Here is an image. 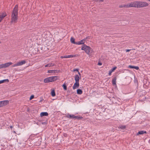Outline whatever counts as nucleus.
<instances>
[{"instance_id":"obj_40","label":"nucleus","mask_w":150,"mask_h":150,"mask_svg":"<svg viewBox=\"0 0 150 150\" xmlns=\"http://www.w3.org/2000/svg\"><path fill=\"white\" fill-rule=\"evenodd\" d=\"M78 74H79V76H80L81 77V74L80 72L79 71H78Z\"/></svg>"},{"instance_id":"obj_37","label":"nucleus","mask_w":150,"mask_h":150,"mask_svg":"<svg viewBox=\"0 0 150 150\" xmlns=\"http://www.w3.org/2000/svg\"><path fill=\"white\" fill-rule=\"evenodd\" d=\"M54 73H57L59 72V71L57 70H54Z\"/></svg>"},{"instance_id":"obj_32","label":"nucleus","mask_w":150,"mask_h":150,"mask_svg":"<svg viewBox=\"0 0 150 150\" xmlns=\"http://www.w3.org/2000/svg\"><path fill=\"white\" fill-rule=\"evenodd\" d=\"M96 2L98 3H100V2H103L104 0H96Z\"/></svg>"},{"instance_id":"obj_34","label":"nucleus","mask_w":150,"mask_h":150,"mask_svg":"<svg viewBox=\"0 0 150 150\" xmlns=\"http://www.w3.org/2000/svg\"><path fill=\"white\" fill-rule=\"evenodd\" d=\"M34 97V96L33 95L31 96L30 98V100H31L33 99Z\"/></svg>"},{"instance_id":"obj_3","label":"nucleus","mask_w":150,"mask_h":150,"mask_svg":"<svg viewBox=\"0 0 150 150\" xmlns=\"http://www.w3.org/2000/svg\"><path fill=\"white\" fill-rule=\"evenodd\" d=\"M91 48L89 46H87L85 44H83L81 48V50L85 51L87 54H89L91 50Z\"/></svg>"},{"instance_id":"obj_31","label":"nucleus","mask_w":150,"mask_h":150,"mask_svg":"<svg viewBox=\"0 0 150 150\" xmlns=\"http://www.w3.org/2000/svg\"><path fill=\"white\" fill-rule=\"evenodd\" d=\"M18 66V63H17L16 64H14V65H13L12 67H15L16 66Z\"/></svg>"},{"instance_id":"obj_28","label":"nucleus","mask_w":150,"mask_h":150,"mask_svg":"<svg viewBox=\"0 0 150 150\" xmlns=\"http://www.w3.org/2000/svg\"><path fill=\"white\" fill-rule=\"evenodd\" d=\"M117 68V67H115L112 68L110 70L112 72L114 71Z\"/></svg>"},{"instance_id":"obj_39","label":"nucleus","mask_w":150,"mask_h":150,"mask_svg":"<svg viewBox=\"0 0 150 150\" xmlns=\"http://www.w3.org/2000/svg\"><path fill=\"white\" fill-rule=\"evenodd\" d=\"M131 50L130 49H127L126 50V52H128L130 51Z\"/></svg>"},{"instance_id":"obj_20","label":"nucleus","mask_w":150,"mask_h":150,"mask_svg":"<svg viewBox=\"0 0 150 150\" xmlns=\"http://www.w3.org/2000/svg\"><path fill=\"white\" fill-rule=\"evenodd\" d=\"M51 95L53 97L54 96H55L56 94L55 93V91L54 90H53L51 92Z\"/></svg>"},{"instance_id":"obj_15","label":"nucleus","mask_w":150,"mask_h":150,"mask_svg":"<svg viewBox=\"0 0 150 150\" xmlns=\"http://www.w3.org/2000/svg\"><path fill=\"white\" fill-rule=\"evenodd\" d=\"M82 91L80 89H78L77 90V93L78 94L81 95L82 93Z\"/></svg>"},{"instance_id":"obj_48","label":"nucleus","mask_w":150,"mask_h":150,"mask_svg":"<svg viewBox=\"0 0 150 150\" xmlns=\"http://www.w3.org/2000/svg\"><path fill=\"white\" fill-rule=\"evenodd\" d=\"M44 123L42 122V124H44Z\"/></svg>"},{"instance_id":"obj_22","label":"nucleus","mask_w":150,"mask_h":150,"mask_svg":"<svg viewBox=\"0 0 150 150\" xmlns=\"http://www.w3.org/2000/svg\"><path fill=\"white\" fill-rule=\"evenodd\" d=\"M6 16V14H3L0 16V17H1V18L3 19Z\"/></svg>"},{"instance_id":"obj_1","label":"nucleus","mask_w":150,"mask_h":150,"mask_svg":"<svg viewBox=\"0 0 150 150\" xmlns=\"http://www.w3.org/2000/svg\"><path fill=\"white\" fill-rule=\"evenodd\" d=\"M18 6L17 5H15L11 13V21L12 23H16L18 19Z\"/></svg>"},{"instance_id":"obj_43","label":"nucleus","mask_w":150,"mask_h":150,"mask_svg":"<svg viewBox=\"0 0 150 150\" xmlns=\"http://www.w3.org/2000/svg\"><path fill=\"white\" fill-rule=\"evenodd\" d=\"M38 146H39L40 145V143H39V142H38Z\"/></svg>"},{"instance_id":"obj_11","label":"nucleus","mask_w":150,"mask_h":150,"mask_svg":"<svg viewBox=\"0 0 150 150\" xmlns=\"http://www.w3.org/2000/svg\"><path fill=\"white\" fill-rule=\"evenodd\" d=\"M48 115V113L46 112H41L40 114V116L41 117L43 116H47Z\"/></svg>"},{"instance_id":"obj_30","label":"nucleus","mask_w":150,"mask_h":150,"mask_svg":"<svg viewBox=\"0 0 150 150\" xmlns=\"http://www.w3.org/2000/svg\"><path fill=\"white\" fill-rule=\"evenodd\" d=\"M80 41V42L81 43V44H83L84 43V40H81Z\"/></svg>"},{"instance_id":"obj_49","label":"nucleus","mask_w":150,"mask_h":150,"mask_svg":"<svg viewBox=\"0 0 150 150\" xmlns=\"http://www.w3.org/2000/svg\"><path fill=\"white\" fill-rule=\"evenodd\" d=\"M1 107V105H0V107Z\"/></svg>"},{"instance_id":"obj_16","label":"nucleus","mask_w":150,"mask_h":150,"mask_svg":"<svg viewBox=\"0 0 150 150\" xmlns=\"http://www.w3.org/2000/svg\"><path fill=\"white\" fill-rule=\"evenodd\" d=\"M116 77L112 79V84L113 85H116Z\"/></svg>"},{"instance_id":"obj_14","label":"nucleus","mask_w":150,"mask_h":150,"mask_svg":"<svg viewBox=\"0 0 150 150\" xmlns=\"http://www.w3.org/2000/svg\"><path fill=\"white\" fill-rule=\"evenodd\" d=\"M144 133H146V131H139L138 133L137 134V135H138L139 134H142Z\"/></svg>"},{"instance_id":"obj_5","label":"nucleus","mask_w":150,"mask_h":150,"mask_svg":"<svg viewBox=\"0 0 150 150\" xmlns=\"http://www.w3.org/2000/svg\"><path fill=\"white\" fill-rule=\"evenodd\" d=\"M137 1H134L130 3L129 4H127V6H126L127 8L133 7L137 8Z\"/></svg>"},{"instance_id":"obj_6","label":"nucleus","mask_w":150,"mask_h":150,"mask_svg":"<svg viewBox=\"0 0 150 150\" xmlns=\"http://www.w3.org/2000/svg\"><path fill=\"white\" fill-rule=\"evenodd\" d=\"M12 64V62H10L1 64H0V69L8 67Z\"/></svg>"},{"instance_id":"obj_4","label":"nucleus","mask_w":150,"mask_h":150,"mask_svg":"<svg viewBox=\"0 0 150 150\" xmlns=\"http://www.w3.org/2000/svg\"><path fill=\"white\" fill-rule=\"evenodd\" d=\"M149 5L147 3L143 1H138L137 8H143L146 7Z\"/></svg>"},{"instance_id":"obj_10","label":"nucleus","mask_w":150,"mask_h":150,"mask_svg":"<svg viewBox=\"0 0 150 150\" xmlns=\"http://www.w3.org/2000/svg\"><path fill=\"white\" fill-rule=\"evenodd\" d=\"M80 78L79 76L78 75H75L74 77V79L76 82H79Z\"/></svg>"},{"instance_id":"obj_27","label":"nucleus","mask_w":150,"mask_h":150,"mask_svg":"<svg viewBox=\"0 0 150 150\" xmlns=\"http://www.w3.org/2000/svg\"><path fill=\"white\" fill-rule=\"evenodd\" d=\"M127 6V5H121L119 6V8H122L123 7L127 8V7L126 6Z\"/></svg>"},{"instance_id":"obj_9","label":"nucleus","mask_w":150,"mask_h":150,"mask_svg":"<svg viewBox=\"0 0 150 150\" xmlns=\"http://www.w3.org/2000/svg\"><path fill=\"white\" fill-rule=\"evenodd\" d=\"M66 117L68 118L74 119L75 118V115H70L68 113L67 114Z\"/></svg>"},{"instance_id":"obj_7","label":"nucleus","mask_w":150,"mask_h":150,"mask_svg":"<svg viewBox=\"0 0 150 150\" xmlns=\"http://www.w3.org/2000/svg\"><path fill=\"white\" fill-rule=\"evenodd\" d=\"M1 107H2L6 105L9 103V101L8 100H5L1 101Z\"/></svg>"},{"instance_id":"obj_25","label":"nucleus","mask_w":150,"mask_h":150,"mask_svg":"<svg viewBox=\"0 0 150 150\" xmlns=\"http://www.w3.org/2000/svg\"><path fill=\"white\" fill-rule=\"evenodd\" d=\"M47 72L49 73H54V70H48Z\"/></svg>"},{"instance_id":"obj_29","label":"nucleus","mask_w":150,"mask_h":150,"mask_svg":"<svg viewBox=\"0 0 150 150\" xmlns=\"http://www.w3.org/2000/svg\"><path fill=\"white\" fill-rule=\"evenodd\" d=\"M61 58H68L67 55H64L63 56H62L60 57Z\"/></svg>"},{"instance_id":"obj_47","label":"nucleus","mask_w":150,"mask_h":150,"mask_svg":"<svg viewBox=\"0 0 150 150\" xmlns=\"http://www.w3.org/2000/svg\"><path fill=\"white\" fill-rule=\"evenodd\" d=\"M44 123L42 122V124H44Z\"/></svg>"},{"instance_id":"obj_45","label":"nucleus","mask_w":150,"mask_h":150,"mask_svg":"<svg viewBox=\"0 0 150 150\" xmlns=\"http://www.w3.org/2000/svg\"><path fill=\"white\" fill-rule=\"evenodd\" d=\"M42 100H41L39 101V102H40L42 101Z\"/></svg>"},{"instance_id":"obj_42","label":"nucleus","mask_w":150,"mask_h":150,"mask_svg":"<svg viewBox=\"0 0 150 150\" xmlns=\"http://www.w3.org/2000/svg\"><path fill=\"white\" fill-rule=\"evenodd\" d=\"M2 19L1 18V17H0V22L1 21Z\"/></svg>"},{"instance_id":"obj_38","label":"nucleus","mask_w":150,"mask_h":150,"mask_svg":"<svg viewBox=\"0 0 150 150\" xmlns=\"http://www.w3.org/2000/svg\"><path fill=\"white\" fill-rule=\"evenodd\" d=\"M102 64V63L101 62H99L98 63V65H101Z\"/></svg>"},{"instance_id":"obj_8","label":"nucleus","mask_w":150,"mask_h":150,"mask_svg":"<svg viewBox=\"0 0 150 150\" xmlns=\"http://www.w3.org/2000/svg\"><path fill=\"white\" fill-rule=\"evenodd\" d=\"M79 82L75 81V83H74V85L73 86V89H75L77 88H79Z\"/></svg>"},{"instance_id":"obj_26","label":"nucleus","mask_w":150,"mask_h":150,"mask_svg":"<svg viewBox=\"0 0 150 150\" xmlns=\"http://www.w3.org/2000/svg\"><path fill=\"white\" fill-rule=\"evenodd\" d=\"M120 127L121 129H123L126 128V127L125 126L121 125V126H120Z\"/></svg>"},{"instance_id":"obj_24","label":"nucleus","mask_w":150,"mask_h":150,"mask_svg":"<svg viewBox=\"0 0 150 150\" xmlns=\"http://www.w3.org/2000/svg\"><path fill=\"white\" fill-rule=\"evenodd\" d=\"M76 55H67L68 58L75 57H76Z\"/></svg>"},{"instance_id":"obj_23","label":"nucleus","mask_w":150,"mask_h":150,"mask_svg":"<svg viewBox=\"0 0 150 150\" xmlns=\"http://www.w3.org/2000/svg\"><path fill=\"white\" fill-rule=\"evenodd\" d=\"M62 87H63V88L64 90H67V87L66 85V84L65 83H64L62 85Z\"/></svg>"},{"instance_id":"obj_13","label":"nucleus","mask_w":150,"mask_h":150,"mask_svg":"<svg viewBox=\"0 0 150 150\" xmlns=\"http://www.w3.org/2000/svg\"><path fill=\"white\" fill-rule=\"evenodd\" d=\"M26 62L25 60H23L21 61V62H18V66H21L23 64H24Z\"/></svg>"},{"instance_id":"obj_46","label":"nucleus","mask_w":150,"mask_h":150,"mask_svg":"<svg viewBox=\"0 0 150 150\" xmlns=\"http://www.w3.org/2000/svg\"><path fill=\"white\" fill-rule=\"evenodd\" d=\"M12 126H11V127H10V128H12Z\"/></svg>"},{"instance_id":"obj_44","label":"nucleus","mask_w":150,"mask_h":150,"mask_svg":"<svg viewBox=\"0 0 150 150\" xmlns=\"http://www.w3.org/2000/svg\"><path fill=\"white\" fill-rule=\"evenodd\" d=\"M1 101H0V105H1Z\"/></svg>"},{"instance_id":"obj_41","label":"nucleus","mask_w":150,"mask_h":150,"mask_svg":"<svg viewBox=\"0 0 150 150\" xmlns=\"http://www.w3.org/2000/svg\"><path fill=\"white\" fill-rule=\"evenodd\" d=\"M88 38V37H86L85 38H84L83 40H84V41L86 40Z\"/></svg>"},{"instance_id":"obj_12","label":"nucleus","mask_w":150,"mask_h":150,"mask_svg":"<svg viewBox=\"0 0 150 150\" xmlns=\"http://www.w3.org/2000/svg\"><path fill=\"white\" fill-rule=\"evenodd\" d=\"M128 67L130 69H134L136 70H138L139 69V67L137 66H134L132 65H129Z\"/></svg>"},{"instance_id":"obj_36","label":"nucleus","mask_w":150,"mask_h":150,"mask_svg":"<svg viewBox=\"0 0 150 150\" xmlns=\"http://www.w3.org/2000/svg\"><path fill=\"white\" fill-rule=\"evenodd\" d=\"M79 71V69H74L73 70V71Z\"/></svg>"},{"instance_id":"obj_17","label":"nucleus","mask_w":150,"mask_h":150,"mask_svg":"<svg viewBox=\"0 0 150 150\" xmlns=\"http://www.w3.org/2000/svg\"><path fill=\"white\" fill-rule=\"evenodd\" d=\"M54 65V64L52 63H49L45 65V67H52Z\"/></svg>"},{"instance_id":"obj_35","label":"nucleus","mask_w":150,"mask_h":150,"mask_svg":"<svg viewBox=\"0 0 150 150\" xmlns=\"http://www.w3.org/2000/svg\"><path fill=\"white\" fill-rule=\"evenodd\" d=\"M112 72L110 70L108 74L109 76L111 75V73H112Z\"/></svg>"},{"instance_id":"obj_2","label":"nucleus","mask_w":150,"mask_h":150,"mask_svg":"<svg viewBox=\"0 0 150 150\" xmlns=\"http://www.w3.org/2000/svg\"><path fill=\"white\" fill-rule=\"evenodd\" d=\"M58 76H54L47 77L44 79V81L45 83H48L52 82L57 79Z\"/></svg>"},{"instance_id":"obj_21","label":"nucleus","mask_w":150,"mask_h":150,"mask_svg":"<svg viewBox=\"0 0 150 150\" xmlns=\"http://www.w3.org/2000/svg\"><path fill=\"white\" fill-rule=\"evenodd\" d=\"M83 118L82 117L78 116H75V118L76 119H77L78 120H80L81 119Z\"/></svg>"},{"instance_id":"obj_33","label":"nucleus","mask_w":150,"mask_h":150,"mask_svg":"<svg viewBox=\"0 0 150 150\" xmlns=\"http://www.w3.org/2000/svg\"><path fill=\"white\" fill-rule=\"evenodd\" d=\"M75 44H76V45H81V43L80 42V41H78L76 42V43H75Z\"/></svg>"},{"instance_id":"obj_18","label":"nucleus","mask_w":150,"mask_h":150,"mask_svg":"<svg viewBox=\"0 0 150 150\" xmlns=\"http://www.w3.org/2000/svg\"><path fill=\"white\" fill-rule=\"evenodd\" d=\"M8 81L9 80L8 79H4L1 80L0 81V84L6 82H8Z\"/></svg>"},{"instance_id":"obj_19","label":"nucleus","mask_w":150,"mask_h":150,"mask_svg":"<svg viewBox=\"0 0 150 150\" xmlns=\"http://www.w3.org/2000/svg\"><path fill=\"white\" fill-rule=\"evenodd\" d=\"M71 42L72 43L74 44H75V43H76V42L75 41V39L74 38L72 37H71Z\"/></svg>"}]
</instances>
